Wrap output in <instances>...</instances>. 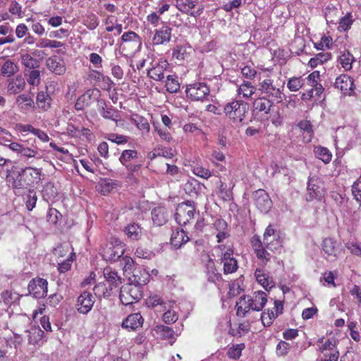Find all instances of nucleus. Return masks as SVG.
I'll list each match as a JSON object with an SVG mask.
<instances>
[{
  "instance_id": "f257e3e1",
  "label": "nucleus",
  "mask_w": 361,
  "mask_h": 361,
  "mask_svg": "<svg viewBox=\"0 0 361 361\" xmlns=\"http://www.w3.org/2000/svg\"><path fill=\"white\" fill-rule=\"evenodd\" d=\"M42 168L25 166L16 174H7L6 180L11 184L13 189H30L39 184L42 180Z\"/></svg>"
},
{
  "instance_id": "f03ea898",
  "label": "nucleus",
  "mask_w": 361,
  "mask_h": 361,
  "mask_svg": "<svg viewBox=\"0 0 361 361\" xmlns=\"http://www.w3.org/2000/svg\"><path fill=\"white\" fill-rule=\"evenodd\" d=\"M249 110V105L243 100L233 99L224 106L226 116L234 124H241L244 121Z\"/></svg>"
},
{
  "instance_id": "7ed1b4c3",
  "label": "nucleus",
  "mask_w": 361,
  "mask_h": 361,
  "mask_svg": "<svg viewBox=\"0 0 361 361\" xmlns=\"http://www.w3.org/2000/svg\"><path fill=\"white\" fill-rule=\"evenodd\" d=\"M196 214L194 202H183L178 204L176 207L175 219L179 226H186L194 222Z\"/></svg>"
},
{
  "instance_id": "20e7f679",
  "label": "nucleus",
  "mask_w": 361,
  "mask_h": 361,
  "mask_svg": "<svg viewBox=\"0 0 361 361\" xmlns=\"http://www.w3.org/2000/svg\"><path fill=\"white\" fill-rule=\"evenodd\" d=\"M210 93L209 85L204 82H195L187 85L185 94L192 102H204L207 100Z\"/></svg>"
},
{
  "instance_id": "39448f33",
  "label": "nucleus",
  "mask_w": 361,
  "mask_h": 361,
  "mask_svg": "<svg viewBox=\"0 0 361 361\" xmlns=\"http://www.w3.org/2000/svg\"><path fill=\"white\" fill-rule=\"evenodd\" d=\"M259 90L265 94V97L275 101L278 104L281 103L285 98L283 89L276 86L274 84V80L271 78L263 80L259 82Z\"/></svg>"
},
{
  "instance_id": "423d86ee",
  "label": "nucleus",
  "mask_w": 361,
  "mask_h": 361,
  "mask_svg": "<svg viewBox=\"0 0 361 361\" xmlns=\"http://www.w3.org/2000/svg\"><path fill=\"white\" fill-rule=\"evenodd\" d=\"M119 297L124 305L135 303L142 297V288L131 283L125 284L121 288Z\"/></svg>"
},
{
  "instance_id": "0eeeda50",
  "label": "nucleus",
  "mask_w": 361,
  "mask_h": 361,
  "mask_svg": "<svg viewBox=\"0 0 361 361\" xmlns=\"http://www.w3.org/2000/svg\"><path fill=\"white\" fill-rule=\"evenodd\" d=\"M138 159V152L135 149H126L123 150L119 157V161L123 165L126 169L130 172L134 173L138 171L142 166V161L137 162Z\"/></svg>"
},
{
  "instance_id": "6e6552de",
  "label": "nucleus",
  "mask_w": 361,
  "mask_h": 361,
  "mask_svg": "<svg viewBox=\"0 0 361 361\" xmlns=\"http://www.w3.org/2000/svg\"><path fill=\"white\" fill-rule=\"evenodd\" d=\"M125 252V244L118 239H115L106 244L103 249L102 256L105 260L116 261Z\"/></svg>"
},
{
  "instance_id": "1a4fd4ad",
  "label": "nucleus",
  "mask_w": 361,
  "mask_h": 361,
  "mask_svg": "<svg viewBox=\"0 0 361 361\" xmlns=\"http://www.w3.org/2000/svg\"><path fill=\"white\" fill-rule=\"evenodd\" d=\"M169 68V63L166 59L163 58L151 63V67L147 69V75L155 81H161L164 78L165 72Z\"/></svg>"
},
{
  "instance_id": "9d476101",
  "label": "nucleus",
  "mask_w": 361,
  "mask_h": 361,
  "mask_svg": "<svg viewBox=\"0 0 361 361\" xmlns=\"http://www.w3.org/2000/svg\"><path fill=\"white\" fill-rule=\"evenodd\" d=\"M252 197L254 204L260 212L267 214L270 211L272 201L267 191L263 189L257 190L253 192Z\"/></svg>"
},
{
  "instance_id": "9b49d317",
  "label": "nucleus",
  "mask_w": 361,
  "mask_h": 361,
  "mask_svg": "<svg viewBox=\"0 0 361 361\" xmlns=\"http://www.w3.org/2000/svg\"><path fill=\"white\" fill-rule=\"evenodd\" d=\"M171 37L172 27L164 24L154 30L151 44L153 47L166 45L171 42Z\"/></svg>"
},
{
  "instance_id": "f8f14e48",
  "label": "nucleus",
  "mask_w": 361,
  "mask_h": 361,
  "mask_svg": "<svg viewBox=\"0 0 361 361\" xmlns=\"http://www.w3.org/2000/svg\"><path fill=\"white\" fill-rule=\"evenodd\" d=\"M121 47L123 49L127 48L131 49V53H135L140 51L142 46L141 37L133 31L125 32L121 38Z\"/></svg>"
},
{
  "instance_id": "ddd939ff",
  "label": "nucleus",
  "mask_w": 361,
  "mask_h": 361,
  "mask_svg": "<svg viewBox=\"0 0 361 361\" xmlns=\"http://www.w3.org/2000/svg\"><path fill=\"white\" fill-rule=\"evenodd\" d=\"M48 283L46 279L37 278L30 281L27 289L30 295L34 298L39 299L43 298L47 294Z\"/></svg>"
},
{
  "instance_id": "4468645a",
  "label": "nucleus",
  "mask_w": 361,
  "mask_h": 361,
  "mask_svg": "<svg viewBox=\"0 0 361 361\" xmlns=\"http://www.w3.org/2000/svg\"><path fill=\"white\" fill-rule=\"evenodd\" d=\"M336 89L345 95H351L354 92L355 85L353 80L346 74H341L337 77L334 83Z\"/></svg>"
},
{
  "instance_id": "2eb2a0df",
  "label": "nucleus",
  "mask_w": 361,
  "mask_h": 361,
  "mask_svg": "<svg viewBox=\"0 0 361 361\" xmlns=\"http://www.w3.org/2000/svg\"><path fill=\"white\" fill-rule=\"evenodd\" d=\"M307 200H320L324 195V190L319 185L317 178H311L307 182Z\"/></svg>"
},
{
  "instance_id": "dca6fc26",
  "label": "nucleus",
  "mask_w": 361,
  "mask_h": 361,
  "mask_svg": "<svg viewBox=\"0 0 361 361\" xmlns=\"http://www.w3.org/2000/svg\"><path fill=\"white\" fill-rule=\"evenodd\" d=\"M338 339L334 336L326 338H321L317 341L318 350L322 354L338 351Z\"/></svg>"
},
{
  "instance_id": "f3484780",
  "label": "nucleus",
  "mask_w": 361,
  "mask_h": 361,
  "mask_svg": "<svg viewBox=\"0 0 361 361\" xmlns=\"http://www.w3.org/2000/svg\"><path fill=\"white\" fill-rule=\"evenodd\" d=\"M94 303L92 295L87 291H84L78 298V311L82 314H87L92 310Z\"/></svg>"
},
{
  "instance_id": "a211bd4d",
  "label": "nucleus",
  "mask_w": 361,
  "mask_h": 361,
  "mask_svg": "<svg viewBox=\"0 0 361 361\" xmlns=\"http://www.w3.org/2000/svg\"><path fill=\"white\" fill-rule=\"evenodd\" d=\"M25 85V80L21 75L9 78L7 80V93L8 94H17L24 90Z\"/></svg>"
},
{
  "instance_id": "6ab92c4d",
  "label": "nucleus",
  "mask_w": 361,
  "mask_h": 361,
  "mask_svg": "<svg viewBox=\"0 0 361 361\" xmlns=\"http://www.w3.org/2000/svg\"><path fill=\"white\" fill-rule=\"evenodd\" d=\"M171 216V213L165 207H156L152 211L154 226H164Z\"/></svg>"
},
{
  "instance_id": "aec40b11",
  "label": "nucleus",
  "mask_w": 361,
  "mask_h": 361,
  "mask_svg": "<svg viewBox=\"0 0 361 361\" xmlns=\"http://www.w3.org/2000/svg\"><path fill=\"white\" fill-rule=\"evenodd\" d=\"M257 281L266 290H271L275 286V283L270 274L264 269H257L255 272Z\"/></svg>"
},
{
  "instance_id": "412c9836",
  "label": "nucleus",
  "mask_w": 361,
  "mask_h": 361,
  "mask_svg": "<svg viewBox=\"0 0 361 361\" xmlns=\"http://www.w3.org/2000/svg\"><path fill=\"white\" fill-rule=\"evenodd\" d=\"M132 274V276H129L130 283L138 286L141 288L142 286L148 283L150 277L149 273L146 270L140 268L133 269Z\"/></svg>"
},
{
  "instance_id": "4be33fe9",
  "label": "nucleus",
  "mask_w": 361,
  "mask_h": 361,
  "mask_svg": "<svg viewBox=\"0 0 361 361\" xmlns=\"http://www.w3.org/2000/svg\"><path fill=\"white\" fill-rule=\"evenodd\" d=\"M251 243L257 257L260 259L262 265L265 266L270 260L269 252L266 250L259 238H253Z\"/></svg>"
},
{
  "instance_id": "5701e85b",
  "label": "nucleus",
  "mask_w": 361,
  "mask_h": 361,
  "mask_svg": "<svg viewBox=\"0 0 361 361\" xmlns=\"http://www.w3.org/2000/svg\"><path fill=\"white\" fill-rule=\"evenodd\" d=\"M98 106L99 111L103 118L117 122L119 117L118 110L113 108L111 105L108 106L104 99H99Z\"/></svg>"
},
{
  "instance_id": "b1692460",
  "label": "nucleus",
  "mask_w": 361,
  "mask_h": 361,
  "mask_svg": "<svg viewBox=\"0 0 361 361\" xmlns=\"http://www.w3.org/2000/svg\"><path fill=\"white\" fill-rule=\"evenodd\" d=\"M47 66L50 71L59 75L65 73L66 70L64 61L56 56H51L47 60Z\"/></svg>"
},
{
  "instance_id": "393cba45",
  "label": "nucleus",
  "mask_w": 361,
  "mask_h": 361,
  "mask_svg": "<svg viewBox=\"0 0 361 361\" xmlns=\"http://www.w3.org/2000/svg\"><path fill=\"white\" fill-rule=\"evenodd\" d=\"M308 85L314 87L315 96L320 97L324 91V88L321 83L320 73L314 71L306 78Z\"/></svg>"
},
{
  "instance_id": "a878e982",
  "label": "nucleus",
  "mask_w": 361,
  "mask_h": 361,
  "mask_svg": "<svg viewBox=\"0 0 361 361\" xmlns=\"http://www.w3.org/2000/svg\"><path fill=\"white\" fill-rule=\"evenodd\" d=\"M143 318L140 313H134L128 315L122 323V327L128 330H136L143 324Z\"/></svg>"
},
{
  "instance_id": "bb28decb",
  "label": "nucleus",
  "mask_w": 361,
  "mask_h": 361,
  "mask_svg": "<svg viewBox=\"0 0 361 361\" xmlns=\"http://www.w3.org/2000/svg\"><path fill=\"white\" fill-rule=\"evenodd\" d=\"M189 240L190 238L185 231L183 228L177 227L176 231H173L171 234V244L175 248H179Z\"/></svg>"
},
{
  "instance_id": "cd10ccee",
  "label": "nucleus",
  "mask_w": 361,
  "mask_h": 361,
  "mask_svg": "<svg viewBox=\"0 0 361 361\" xmlns=\"http://www.w3.org/2000/svg\"><path fill=\"white\" fill-rule=\"evenodd\" d=\"M251 298V304L252 310L261 311L267 302V295L265 292L262 290L255 291Z\"/></svg>"
},
{
  "instance_id": "c85d7f7f",
  "label": "nucleus",
  "mask_w": 361,
  "mask_h": 361,
  "mask_svg": "<svg viewBox=\"0 0 361 361\" xmlns=\"http://www.w3.org/2000/svg\"><path fill=\"white\" fill-rule=\"evenodd\" d=\"M274 102L265 97H259L253 102L254 111L267 114L270 112Z\"/></svg>"
},
{
  "instance_id": "c756f323",
  "label": "nucleus",
  "mask_w": 361,
  "mask_h": 361,
  "mask_svg": "<svg viewBox=\"0 0 361 361\" xmlns=\"http://www.w3.org/2000/svg\"><path fill=\"white\" fill-rule=\"evenodd\" d=\"M256 92V87L251 82L244 80L237 89V94L243 99H248L252 97Z\"/></svg>"
},
{
  "instance_id": "7c9ffc66",
  "label": "nucleus",
  "mask_w": 361,
  "mask_h": 361,
  "mask_svg": "<svg viewBox=\"0 0 361 361\" xmlns=\"http://www.w3.org/2000/svg\"><path fill=\"white\" fill-rule=\"evenodd\" d=\"M235 307L237 310V315L245 317L247 312L251 310H252L250 296H241L236 302Z\"/></svg>"
},
{
  "instance_id": "2f4dec72",
  "label": "nucleus",
  "mask_w": 361,
  "mask_h": 361,
  "mask_svg": "<svg viewBox=\"0 0 361 361\" xmlns=\"http://www.w3.org/2000/svg\"><path fill=\"white\" fill-rule=\"evenodd\" d=\"M176 6L180 11L191 16H196V13L192 11V9L197 5V0H176Z\"/></svg>"
},
{
  "instance_id": "473e14b6",
  "label": "nucleus",
  "mask_w": 361,
  "mask_h": 361,
  "mask_svg": "<svg viewBox=\"0 0 361 361\" xmlns=\"http://www.w3.org/2000/svg\"><path fill=\"white\" fill-rule=\"evenodd\" d=\"M298 127L303 131L302 137L303 141L309 143L314 137L313 126L311 122L308 120H302L298 123Z\"/></svg>"
},
{
  "instance_id": "72a5a7b5",
  "label": "nucleus",
  "mask_w": 361,
  "mask_h": 361,
  "mask_svg": "<svg viewBox=\"0 0 361 361\" xmlns=\"http://www.w3.org/2000/svg\"><path fill=\"white\" fill-rule=\"evenodd\" d=\"M19 71L18 64L12 60H6L1 68L0 74L4 77L11 78Z\"/></svg>"
},
{
  "instance_id": "f704fd0d",
  "label": "nucleus",
  "mask_w": 361,
  "mask_h": 361,
  "mask_svg": "<svg viewBox=\"0 0 361 361\" xmlns=\"http://www.w3.org/2000/svg\"><path fill=\"white\" fill-rule=\"evenodd\" d=\"M322 250L329 256L337 257L340 253L339 246L331 238H325L323 240Z\"/></svg>"
},
{
  "instance_id": "c9c22d12",
  "label": "nucleus",
  "mask_w": 361,
  "mask_h": 361,
  "mask_svg": "<svg viewBox=\"0 0 361 361\" xmlns=\"http://www.w3.org/2000/svg\"><path fill=\"white\" fill-rule=\"evenodd\" d=\"M21 64L24 66L25 72L39 68L40 66L39 60L32 57L29 54H24L21 56Z\"/></svg>"
},
{
  "instance_id": "e433bc0d",
  "label": "nucleus",
  "mask_w": 361,
  "mask_h": 361,
  "mask_svg": "<svg viewBox=\"0 0 361 361\" xmlns=\"http://www.w3.org/2000/svg\"><path fill=\"white\" fill-rule=\"evenodd\" d=\"M123 232L130 240H139L146 235L142 227H124Z\"/></svg>"
},
{
  "instance_id": "4c0bfd02",
  "label": "nucleus",
  "mask_w": 361,
  "mask_h": 361,
  "mask_svg": "<svg viewBox=\"0 0 361 361\" xmlns=\"http://www.w3.org/2000/svg\"><path fill=\"white\" fill-rule=\"evenodd\" d=\"M155 331L157 334L161 336L164 339H175L174 334L179 335L182 330L181 329L177 328L176 331H173L171 328L164 325L157 326Z\"/></svg>"
},
{
  "instance_id": "58836bf2",
  "label": "nucleus",
  "mask_w": 361,
  "mask_h": 361,
  "mask_svg": "<svg viewBox=\"0 0 361 361\" xmlns=\"http://www.w3.org/2000/svg\"><path fill=\"white\" fill-rule=\"evenodd\" d=\"M51 98L47 92L41 91L37 93L36 104L39 109L46 111L51 107Z\"/></svg>"
},
{
  "instance_id": "ea45409f",
  "label": "nucleus",
  "mask_w": 361,
  "mask_h": 361,
  "mask_svg": "<svg viewBox=\"0 0 361 361\" xmlns=\"http://www.w3.org/2000/svg\"><path fill=\"white\" fill-rule=\"evenodd\" d=\"M191 47L187 44L177 45L173 49V57L178 61L185 60L190 55Z\"/></svg>"
},
{
  "instance_id": "a19ab883",
  "label": "nucleus",
  "mask_w": 361,
  "mask_h": 361,
  "mask_svg": "<svg viewBox=\"0 0 361 361\" xmlns=\"http://www.w3.org/2000/svg\"><path fill=\"white\" fill-rule=\"evenodd\" d=\"M331 58L330 52H320L311 58L308 62V66L312 68H314L319 65H322L325 62L329 61Z\"/></svg>"
},
{
  "instance_id": "79ce46f5",
  "label": "nucleus",
  "mask_w": 361,
  "mask_h": 361,
  "mask_svg": "<svg viewBox=\"0 0 361 361\" xmlns=\"http://www.w3.org/2000/svg\"><path fill=\"white\" fill-rule=\"evenodd\" d=\"M16 104L23 111H28L35 106L33 99L28 95L23 94L16 98Z\"/></svg>"
},
{
  "instance_id": "37998d69",
  "label": "nucleus",
  "mask_w": 361,
  "mask_h": 361,
  "mask_svg": "<svg viewBox=\"0 0 361 361\" xmlns=\"http://www.w3.org/2000/svg\"><path fill=\"white\" fill-rule=\"evenodd\" d=\"M315 157L324 164H329L332 159V154L329 149L323 146H317L314 148Z\"/></svg>"
},
{
  "instance_id": "c03bdc74",
  "label": "nucleus",
  "mask_w": 361,
  "mask_h": 361,
  "mask_svg": "<svg viewBox=\"0 0 361 361\" xmlns=\"http://www.w3.org/2000/svg\"><path fill=\"white\" fill-rule=\"evenodd\" d=\"M104 276L106 280L110 283L111 286L116 287L121 283V277L118 275L117 272L114 271L111 267H106L103 271Z\"/></svg>"
},
{
  "instance_id": "a18cd8bd",
  "label": "nucleus",
  "mask_w": 361,
  "mask_h": 361,
  "mask_svg": "<svg viewBox=\"0 0 361 361\" xmlns=\"http://www.w3.org/2000/svg\"><path fill=\"white\" fill-rule=\"evenodd\" d=\"M217 195L224 201L228 202L233 199L232 189L227 184L220 180Z\"/></svg>"
},
{
  "instance_id": "49530a36",
  "label": "nucleus",
  "mask_w": 361,
  "mask_h": 361,
  "mask_svg": "<svg viewBox=\"0 0 361 361\" xmlns=\"http://www.w3.org/2000/svg\"><path fill=\"white\" fill-rule=\"evenodd\" d=\"M355 61L353 55L348 51H344L339 56V63L346 71L351 70L352 64Z\"/></svg>"
},
{
  "instance_id": "de8ad7c7",
  "label": "nucleus",
  "mask_w": 361,
  "mask_h": 361,
  "mask_svg": "<svg viewBox=\"0 0 361 361\" xmlns=\"http://www.w3.org/2000/svg\"><path fill=\"white\" fill-rule=\"evenodd\" d=\"M166 91L170 93H176L180 90V83L176 75H169L165 83Z\"/></svg>"
},
{
  "instance_id": "09e8293b",
  "label": "nucleus",
  "mask_w": 361,
  "mask_h": 361,
  "mask_svg": "<svg viewBox=\"0 0 361 361\" xmlns=\"http://www.w3.org/2000/svg\"><path fill=\"white\" fill-rule=\"evenodd\" d=\"M274 240L277 241L279 244L281 243L280 236L273 227H267L264 233V244L266 245L267 247H269V245L271 244Z\"/></svg>"
},
{
  "instance_id": "8fccbe9b",
  "label": "nucleus",
  "mask_w": 361,
  "mask_h": 361,
  "mask_svg": "<svg viewBox=\"0 0 361 361\" xmlns=\"http://www.w3.org/2000/svg\"><path fill=\"white\" fill-rule=\"evenodd\" d=\"M355 20L350 12H348L342 17L338 22V30L340 32H346L351 28Z\"/></svg>"
},
{
  "instance_id": "3c124183",
  "label": "nucleus",
  "mask_w": 361,
  "mask_h": 361,
  "mask_svg": "<svg viewBox=\"0 0 361 361\" xmlns=\"http://www.w3.org/2000/svg\"><path fill=\"white\" fill-rule=\"evenodd\" d=\"M116 183L112 179H104L101 180L97 185V190L102 195H106L110 193L115 188Z\"/></svg>"
},
{
  "instance_id": "603ef678",
  "label": "nucleus",
  "mask_w": 361,
  "mask_h": 361,
  "mask_svg": "<svg viewBox=\"0 0 361 361\" xmlns=\"http://www.w3.org/2000/svg\"><path fill=\"white\" fill-rule=\"evenodd\" d=\"M131 121L142 133H148L149 132L150 125L146 118L135 115V118H133Z\"/></svg>"
},
{
  "instance_id": "864d4df0",
  "label": "nucleus",
  "mask_w": 361,
  "mask_h": 361,
  "mask_svg": "<svg viewBox=\"0 0 361 361\" xmlns=\"http://www.w3.org/2000/svg\"><path fill=\"white\" fill-rule=\"evenodd\" d=\"M27 77V81L30 85L38 86L41 82L40 71L39 68L28 71L24 73Z\"/></svg>"
},
{
  "instance_id": "5fc2aeb1",
  "label": "nucleus",
  "mask_w": 361,
  "mask_h": 361,
  "mask_svg": "<svg viewBox=\"0 0 361 361\" xmlns=\"http://www.w3.org/2000/svg\"><path fill=\"white\" fill-rule=\"evenodd\" d=\"M305 84L302 77H292L287 82V87L291 92H297L300 90Z\"/></svg>"
},
{
  "instance_id": "6e6d98bb",
  "label": "nucleus",
  "mask_w": 361,
  "mask_h": 361,
  "mask_svg": "<svg viewBox=\"0 0 361 361\" xmlns=\"http://www.w3.org/2000/svg\"><path fill=\"white\" fill-rule=\"evenodd\" d=\"M83 24L90 30L96 29L99 25V19L93 13L85 15L83 19Z\"/></svg>"
},
{
  "instance_id": "4d7b16f0",
  "label": "nucleus",
  "mask_w": 361,
  "mask_h": 361,
  "mask_svg": "<svg viewBox=\"0 0 361 361\" xmlns=\"http://www.w3.org/2000/svg\"><path fill=\"white\" fill-rule=\"evenodd\" d=\"M208 281L216 283L221 279V274L217 272L214 267V262H211L207 264V272Z\"/></svg>"
},
{
  "instance_id": "13d9d810",
  "label": "nucleus",
  "mask_w": 361,
  "mask_h": 361,
  "mask_svg": "<svg viewBox=\"0 0 361 361\" xmlns=\"http://www.w3.org/2000/svg\"><path fill=\"white\" fill-rule=\"evenodd\" d=\"M62 219L61 214L55 208H50L47 213V221L49 224L56 226Z\"/></svg>"
},
{
  "instance_id": "bf43d9fd",
  "label": "nucleus",
  "mask_w": 361,
  "mask_h": 361,
  "mask_svg": "<svg viewBox=\"0 0 361 361\" xmlns=\"http://www.w3.org/2000/svg\"><path fill=\"white\" fill-rule=\"evenodd\" d=\"M1 298L6 305H10L13 302L20 299V295L16 293H12L8 290H4L1 294Z\"/></svg>"
},
{
  "instance_id": "052dcab7",
  "label": "nucleus",
  "mask_w": 361,
  "mask_h": 361,
  "mask_svg": "<svg viewBox=\"0 0 361 361\" xmlns=\"http://www.w3.org/2000/svg\"><path fill=\"white\" fill-rule=\"evenodd\" d=\"M112 290V287H111L110 290L106 286V284L103 283H99L94 287V293L96 296L98 298L101 297H109L111 295V290Z\"/></svg>"
},
{
  "instance_id": "680f3d73",
  "label": "nucleus",
  "mask_w": 361,
  "mask_h": 361,
  "mask_svg": "<svg viewBox=\"0 0 361 361\" xmlns=\"http://www.w3.org/2000/svg\"><path fill=\"white\" fill-rule=\"evenodd\" d=\"M276 317L277 316L272 310L264 311L261 314V320L264 326H270Z\"/></svg>"
},
{
  "instance_id": "e2e57ef3",
  "label": "nucleus",
  "mask_w": 361,
  "mask_h": 361,
  "mask_svg": "<svg viewBox=\"0 0 361 361\" xmlns=\"http://www.w3.org/2000/svg\"><path fill=\"white\" fill-rule=\"evenodd\" d=\"M244 348V343L233 345L228 349V355L230 358L237 360L240 357L242 350Z\"/></svg>"
},
{
  "instance_id": "0e129e2a",
  "label": "nucleus",
  "mask_w": 361,
  "mask_h": 361,
  "mask_svg": "<svg viewBox=\"0 0 361 361\" xmlns=\"http://www.w3.org/2000/svg\"><path fill=\"white\" fill-rule=\"evenodd\" d=\"M23 156L27 158L41 159L42 156L39 154L37 148L32 149L27 147H22L20 152Z\"/></svg>"
},
{
  "instance_id": "69168bd1",
  "label": "nucleus",
  "mask_w": 361,
  "mask_h": 361,
  "mask_svg": "<svg viewBox=\"0 0 361 361\" xmlns=\"http://www.w3.org/2000/svg\"><path fill=\"white\" fill-rule=\"evenodd\" d=\"M223 263L224 273L225 274H232L235 272L238 269V262L235 258L223 262Z\"/></svg>"
},
{
  "instance_id": "338daca9",
  "label": "nucleus",
  "mask_w": 361,
  "mask_h": 361,
  "mask_svg": "<svg viewBox=\"0 0 361 361\" xmlns=\"http://www.w3.org/2000/svg\"><path fill=\"white\" fill-rule=\"evenodd\" d=\"M242 75L247 79L254 80L257 74L255 68L250 65H246L241 68Z\"/></svg>"
},
{
  "instance_id": "774afa93",
  "label": "nucleus",
  "mask_w": 361,
  "mask_h": 361,
  "mask_svg": "<svg viewBox=\"0 0 361 361\" xmlns=\"http://www.w3.org/2000/svg\"><path fill=\"white\" fill-rule=\"evenodd\" d=\"M193 173L197 176L208 179L212 176V172L209 169H206L202 166H196L193 168Z\"/></svg>"
}]
</instances>
